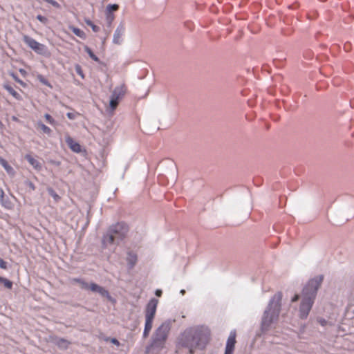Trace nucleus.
Returning <instances> with one entry per match:
<instances>
[{
    "instance_id": "423d86ee",
    "label": "nucleus",
    "mask_w": 354,
    "mask_h": 354,
    "mask_svg": "<svg viewBox=\"0 0 354 354\" xmlns=\"http://www.w3.org/2000/svg\"><path fill=\"white\" fill-rule=\"evenodd\" d=\"M158 299L152 298L149 300L145 308V324L143 331V337L146 338L149 336V334L152 328L153 319L156 313Z\"/></svg>"
},
{
    "instance_id": "4be33fe9",
    "label": "nucleus",
    "mask_w": 354,
    "mask_h": 354,
    "mask_svg": "<svg viewBox=\"0 0 354 354\" xmlns=\"http://www.w3.org/2000/svg\"><path fill=\"white\" fill-rule=\"evenodd\" d=\"M37 79L44 85L48 86L49 88H52L51 84L48 82V80L42 75L38 74L37 75Z\"/></svg>"
},
{
    "instance_id": "37998d69",
    "label": "nucleus",
    "mask_w": 354,
    "mask_h": 354,
    "mask_svg": "<svg viewBox=\"0 0 354 354\" xmlns=\"http://www.w3.org/2000/svg\"><path fill=\"white\" fill-rule=\"evenodd\" d=\"M0 125H2V123H1V121H0Z\"/></svg>"
},
{
    "instance_id": "f704fd0d",
    "label": "nucleus",
    "mask_w": 354,
    "mask_h": 354,
    "mask_svg": "<svg viewBox=\"0 0 354 354\" xmlns=\"http://www.w3.org/2000/svg\"><path fill=\"white\" fill-rule=\"evenodd\" d=\"M37 19L43 24H46V22L48 21V19L46 17H44L40 15L37 16Z\"/></svg>"
},
{
    "instance_id": "a19ab883",
    "label": "nucleus",
    "mask_w": 354,
    "mask_h": 354,
    "mask_svg": "<svg viewBox=\"0 0 354 354\" xmlns=\"http://www.w3.org/2000/svg\"><path fill=\"white\" fill-rule=\"evenodd\" d=\"M4 203H6L7 205H9V208L10 207L11 204H10V203L8 200H6V199L4 198Z\"/></svg>"
},
{
    "instance_id": "72a5a7b5",
    "label": "nucleus",
    "mask_w": 354,
    "mask_h": 354,
    "mask_svg": "<svg viewBox=\"0 0 354 354\" xmlns=\"http://www.w3.org/2000/svg\"><path fill=\"white\" fill-rule=\"evenodd\" d=\"M25 184L32 190V191H34L35 190L36 187H35V185H34L33 183H32L31 181L30 180H26L25 182Z\"/></svg>"
},
{
    "instance_id": "473e14b6",
    "label": "nucleus",
    "mask_w": 354,
    "mask_h": 354,
    "mask_svg": "<svg viewBox=\"0 0 354 354\" xmlns=\"http://www.w3.org/2000/svg\"><path fill=\"white\" fill-rule=\"evenodd\" d=\"M0 268L4 270L8 269V263L1 258H0Z\"/></svg>"
},
{
    "instance_id": "2eb2a0df",
    "label": "nucleus",
    "mask_w": 354,
    "mask_h": 354,
    "mask_svg": "<svg viewBox=\"0 0 354 354\" xmlns=\"http://www.w3.org/2000/svg\"><path fill=\"white\" fill-rule=\"evenodd\" d=\"M3 88L16 100H21L22 97L20 94H19L13 88L12 86H10L8 84H5L3 85Z\"/></svg>"
},
{
    "instance_id": "bb28decb",
    "label": "nucleus",
    "mask_w": 354,
    "mask_h": 354,
    "mask_svg": "<svg viewBox=\"0 0 354 354\" xmlns=\"http://www.w3.org/2000/svg\"><path fill=\"white\" fill-rule=\"evenodd\" d=\"M5 194L3 190L0 187V203L5 207L9 208V205L4 203Z\"/></svg>"
},
{
    "instance_id": "f257e3e1",
    "label": "nucleus",
    "mask_w": 354,
    "mask_h": 354,
    "mask_svg": "<svg viewBox=\"0 0 354 354\" xmlns=\"http://www.w3.org/2000/svg\"><path fill=\"white\" fill-rule=\"evenodd\" d=\"M210 330L205 326L187 328L177 339V346L188 349L194 354L196 349L203 350L210 340Z\"/></svg>"
},
{
    "instance_id": "2f4dec72",
    "label": "nucleus",
    "mask_w": 354,
    "mask_h": 354,
    "mask_svg": "<svg viewBox=\"0 0 354 354\" xmlns=\"http://www.w3.org/2000/svg\"><path fill=\"white\" fill-rule=\"evenodd\" d=\"M75 71L82 78L84 77V74H83V71H82V68H81V66L80 65H76L75 66Z\"/></svg>"
},
{
    "instance_id": "4c0bfd02",
    "label": "nucleus",
    "mask_w": 354,
    "mask_h": 354,
    "mask_svg": "<svg viewBox=\"0 0 354 354\" xmlns=\"http://www.w3.org/2000/svg\"><path fill=\"white\" fill-rule=\"evenodd\" d=\"M319 322L322 326H325L327 323V322L325 319H320Z\"/></svg>"
},
{
    "instance_id": "f3484780",
    "label": "nucleus",
    "mask_w": 354,
    "mask_h": 354,
    "mask_svg": "<svg viewBox=\"0 0 354 354\" xmlns=\"http://www.w3.org/2000/svg\"><path fill=\"white\" fill-rule=\"evenodd\" d=\"M33 50L36 53L42 55H46L48 53L47 47L44 44H40L39 42L37 43Z\"/></svg>"
},
{
    "instance_id": "58836bf2",
    "label": "nucleus",
    "mask_w": 354,
    "mask_h": 354,
    "mask_svg": "<svg viewBox=\"0 0 354 354\" xmlns=\"http://www.w3.org/2000/svg\"><path fill=\"white\" fill-rule=\"evenodd\" d=\"M162 295V290H157L156 291V295L158 296V297H160Z\"/></svg>"
},
{
    "instance_id": "79ce46f5",
    "label": "nucleus",
    "mask_w": 354,
    "mask_h": 354,
    "mask_svg": "<svg viewBox=\"0 0 354 354\" xmlns=\"http://www.w3.org/2000/svg\"><path fill=\"white\" fill-rule=\"evenodd\" d=\"M180 293H181L182 295H184V294L185 293V290H180Z\"/></svg>"
},
{
    "instance_id": "0eeeda50",
    "label": "nucleus",
    "mask_w": 354,
    "mask_h": 354,
    "mask_svg": "<svg viewBox=\"0 0 354 354\" xmlns=\"http://www.w3.org/2000/svg\"><path fill=\"white\" fill-rule=\"evenodd\" d=\"M73 281L81 284L82 288L86 290H90L93 292H97L103 297H106L108 300L111 301L112 297L107 290L95 283L88 284L82 279H73Z\"/></svg>"
},
{
    "instance_id": "4468645a",
    "label": "nucleus",
    "mask_w": 354,
    "mask_h": 354,
    "mask_svg": "<svg viewBox=\"0 0 354 354\" xmlns=\"http://www.w3.org/2000/svg\"><path fill=\"white\" fill-rule=\"evenodd\" d=\"M0 165L4 168V169L9 175L14 176L15 174V171L12 167H11L8 164V161L2 157H0Z\"/></svg>"
},
{
    "instance_id": "b1692460",
    "label": "nucleus",
    "mask_w": 354,
    "mask_h": 354,
    "mask_svg": "<svg viewBox=\"0 0 354 354\" xmlns=\"http://www.w3.org/2000/svg\"><path fill=\"white\" fill-rule=\"evenodd\" d=\"M47 192L49 194V195L54 198L55 201L57 202L59 201V196L55 192V191L53 188L48 187L47 189Z\"/></svg>"
},
{
    "instance_id": "6ab92c4d",
    "label": "nucleus",
    "mask_w": 354,
    "mask_h": 354,
    "mask_svg": "<svg viewBox=\"0 0 354 354\" xmlns=\"http://www.w3.org/2000/svg\"><path fill=\"white\" fill-rule=\"evenodd\" d=\"M69 29L77 37L84 39L86 38L85 32L80 28L75 26H70Z\"/></svg>"
},
{
    "instance_id": "5701e85b",
    "label": "nucleus",
    "mask_w": 354,
    "mask_h": 354,
    "mask_svg": "<svg viewBox=\"0 0 354 354\" xmlns=\"http://www.w3.org/2000/svg\"><path fill=\"white\" fill-rule=\"evenodd\" d=\"M0 283H3V286L8 289H12V282L6 278L0 277Z\"/></svg>"
},
{
    "instance_id": "393cba45",
    "label": "nucleus",
    "mask_w": 354,
    "mask_h": 354,
    "mask_svg": "<svg viewBox=\"0 0 354 354\" xmlns=\"http://www.w3.org/2000/svg\"><path fill=\"white\" fill-rule=\"evenodd\" d=\"M86 24L89 26L90 27H91L92 30L93 32H97L100 31V28L96 25H95L91 20L89 19H87L85 21Z\"/></svg>"
},
{
    "instance_id": "412c9836",
    "label": "nucleus",
    "mask_w": 354,
    "mask_h": 354,
    "mask_svg": "<svg viewBox=\"0 0 354 354\" xmlns=\"http://www.w3.org/2000/svg\"><path fill=\"white\" fill-rule=\"evenodd\" d=\"M84 50L86 53H88V56L94 61L95 62H100L99 58L93 53L92 50L87 46H84Z\"/></svg>"
},
{
    "instance_id": "f8f14e48",
    "label": "nucleus",
    "mask_w": 354,
    "mask_h": 354,
    "mask_svg": "<svg viewBox=\"0 0 354 354\" xmlns=\"http://www.w3.org/2000/svg\"><path fill=\"white\" fill-rule=\"evenodd\" d=\"M126 260L127 262L128 268L129 270H131L134 268V266L137 263L138 256L134 252L129 251L127 252V257Z\"/></svg>"
},
{
    "instance_id": "c756f323",
    "label": "nucleus",
    "mask_w": 354,
    "mask_h": 354,
    "mask_svg": "<svg viewBox=\"0 0 354 354\" xmlns=\"http://www.w3.org/2000/svg\"><path fill=\"white\" fill-rule=\"evenodd\" d=\"M118 8L119 6L117 4H109L106 7V12L112 13L113 11H116Z\"/></svg>"
},
{
    "instance_id": "c85d7f7f",
    "label": "nucleus",
    "mask_w": 354,
    "mask_h": 354,
    "mask_svg": "<svg viewBox=\"0 0 354 354\" xmlns=\"http://www.w3.org/2000/svg\"><path fill=\"white\" fill-rule=\"evenodd\" d=\"M10 76L15 80V82L19 83L20 85L23 86L24 87L26 86V84L24 81L20 80L19 77L14 73H10Z\"/></svg>"
},
{
    "instance_id": "cd10ccee",
    "label": "nucleus",
    "mask_w": 354,
    "mask_h": 354,
    "mask_svg": "<svg viewBox=\"0 0 354 354\" xmlns=\"http://www.w3.org/2000/svg\"><path fill=\"white\" fill-rule=\"evenodd\" d=\"M44 118L48 124L51 125H55L56 124L55 120L50 114L46 113L44 115Z\"/></svg>"
},
{
    "instance_id": "9b49d317",
    "label": "nucleus",
    "mask_w": 354,
    "mask_h": 354,
    "mask_svg": "<svg viewBox=\"0 0 354 354\" xmlns=\"http://www.w3.org/2000/svg\"><path fill=\"white\" fill-rule=\"evenodd\" d=\"M65 140L68 147L75 153H80L82 151L81 145L75 142L71 136H67L65 138Z\"/></svg>"
},
{
    "instance_id": "20e7f679",
    "label": "nucleus",
    "mask_w": 354,
    "mask_h": 354,
    "mask_svg": "<svg viewBox=\"0 0 354 354\" xmlns=\"http://www.w3.org/2000/svg\"><path fill=\"white\" fill-rule=\"evenodd\" d=\"M171 328L170 322H163L155 330L151 343L146 347V354H159L165 347Z\"/></svg>"
},
{
    "instance_id": "dca6fc26",
    "label": "nucleus",
    "mask_w": 354,
    "mask_h": 354,
    "mask_svg": "<svg viewBox=\"0 0 354 354\" xmlns=\"http://www.w3.org/2000/svg\"><path fill=\"white\" fill-rule=\"evenodd\" d=\"M54 343L59 348H62V349H67L68 347V345L70 344V342L68 340H66L64 338H61V337H56L55 339Z\"/></svg>"
},
{
    "instance_id": "ddd939ff",
    "label": "nucleus",
    "mask_w": 354,
    "mask_h": 354,
    "mask_svg": "<svg viewBox=\"0 0 354 354\" xmlns=\"http://www.w3.org/2000/svg\"><path fill=\"white\" fill-rule=\"evenodd\" d=\"M25 159L37 171H40L41 169L42 166H41V162L39 160H37L35 158H34L30 154H26L25 156Z\"/></svg>"
},
{
    "instance_id": "7ed1b4c3",
    "label": "nucleus",
    "mask_w": 354,
    "mask_h": 354,
    "mask_svg": "<svg viewBox=\"0 0 354 354\" xmlns=\"http://www.w3.org/2000/svg\"><path fill=\"white\" fill-rule=\"evenodd\" d=\"M282 297V293L278 292L270 299L261 319V329L263 332L268 331L272 324L277 320L281 311Z\"/></svg>"
},
{
    "instance_id": "9d476101",
    "label": "nucleus",
    "mask_w": 354,
    "mask_h": 354,
    "mask_svg": "<svg viewBox=\"0 0 354 354\" xmlns=\"http://www.w3.org/2000/svg\"><path fill=\"white\" fill-rule=\"evenodd\" d=\"M125 32V26L121 23L116 28L113 38V42L115 44H120L122 41V36Z\"/></svg>"
},
{
    "instance_id": "7c9ffc66",
    "label": "nucleus",
    "mask_w": 354,
    "mask_h": 354,
    "mask_svg": "<svg viewBox=\"0 0 354 354\" xmlns=\"http://www.w3.org/2000/svg\"><path fill=\"white\" fill-rule=\"evenodd\" d=\"M78 115L79 113L77 112H68L66 113V116L70 120H75Z\"/></svg>"
},
{
    "instance_id": "39448f33",
    "label": "nucleus",
    "mask_w": 354,
    "mask_h": 354,
    "mask_svg": "<svg viewBox=\"0 0 354 354\" xmlns=\"http://www.w3.org/2000/svg\"><path fill=\"white\" fill-rule=\"evenodd\" d=\"M129 230L128 225L124 222H118L111 225L102 237L103 248H108L111 245H118L126 237Z\"/></svg>"
},
{
    "instance_id": "c03bdc74",
    "label": "nucleus",
    "mask_w": 354,
    "mask_h": 354,
    "mask_svg": "<svg viewBox=\"0 0 354 354\" xmlns=\"http://www.w3.org/2000/svg\"><path fill=\"white\" fill-rule=\"evenodd\" d=\"M353 313H354V309H353Z\"/></svg>"
},
{
    "instance_id": "f03ea898",
    "label": "nucleus",
    "mask_w": 354,
    "mask_h": 354,
    "mask_svg": "<svg viewBox=\"0 0 354 354\" xmlns=\"http://www.w3.org/2000/svg\"><path fill=\"white\" fill-rule=\"evenodd\" d=\"M322 275L308 281L302 292V300L299 306V317L306 319L314 304L317 290L323 281Z\"/></svg>"
},
{
    "instance_id": "c9c22d12",
    "label": "nucleus",
    "mask_w": 354,
    "mask_h": 354,
    "mask_svg": "<svg viewBox=\"0 0 354 354\" xmlns=\"http://www.w3.org/2000/svg\"><path fill=\"white\" fill-rule=\"evenodd\" d=\"M111 343H113L115 345H117V346L120 345L119 341L117 339H115V338L111 339Z\"/></svg>"
},
{
    "instance_id": "aec40b11",
    "label": "nucleus",
    "mask_w": 354,
    "mask_h": 354,
    "mask_svg": "<svg viewBox=\"0 0 354 354\" xmlns=\"http://www.w3.org/2000/svg\"><path fill=\"white\" fill-rule=\"evenodd\" d=\"M37 125L44 133L48 136L51 134L52 130L41 122H38Z\"/></svg>"
},
{
    "instance_id": "ea45409f",
    "label": "nucleus",
    "mask_w": 354,
    "mask_h": 354,
    "mask_svg": "<svg viewBox=\"0 0 354 354\" xmlns=\"http://www.w3.org/2000/svg\"><path fill=\"white\" fill-rule=\"evenodd\" d=\"M19 73L22 75H25L26 74V71L23 69V68H20L19 69Z\"/></svg>"
},
{
    "instance_id": "6e6552de",
    "label": "nucleus",
    "mask_w": 354,
    "mask_h": 354,
    "mask_svg": "<svg viewBox=\"0 0 354 354\" xmlns=\"http://www.w3.org/2000/svg\"><path fill=\"white\" fill-rule=\"evenodd\" d=\"M126 86L124 84L116 86L112 92L110 99V108L115 110L118 106L120 100L124 97L126 93Z\"/></svg>"
},
{
    "instance_id": "a211bd4d",
    "label": "nucleus",
    "mask_w": 354,
    "mask_h": 354,
    "mask_svg": "<svg viewBox=\"0 0 354 354\" xmlns=\"http://www.w3.org/2000/svg\"><path fill=\"white\" fill-rule=\"evenodd\" d=\"M23 41L32 50L34 49L35 45L38 42L35 39L32 38L31 37H30L28 35H24L23 36Z\"/></svg>"
},
{
    "instance_id": "a878e982",
    "label": "nucleus",
    "mask_w": 354,
    "mask_h": 354,
    "mask_svg": "<svg viewBox=\"0 0 354 354\" xmlns=\"http://www.w3.org/2000/svg\"><path fill=\"white\" fill-rule=\"evenodd\" d=\"M106 23L109 26H111L113 21L114 20V15L111 12H106Z\"/></svg>"
},
{
    "instance_id": "e433bc0d",
    "label": "nucleus",
    "mask_w": 354,
    "mask_h": 354,
    "mask_svg": "<svg viewBox=\"0 0 354 354\" xmlns=\"http://www.w3.org/2000/svg\"><path fill=\"white\" fill-rule=\"evenodd\" d=\"M299 298V295H295L292 298V302H295L297 301Z\"/></svg>"
},
{
    "instance_id": "1a4fd4ad",
    "label": "nucleus",
    "mask_w": 354,
    "mask_h": 354,
    "mask_svg": "<svg viewBox=\"0 0 354 354\" xmlns=\"http://www.w3.org/2000/svg\"><path fill=\"white\" fill-rule=\"evenodd\" d=\"M236 344V331L232 330L227 338L224 354H233Z\"/></svg>"
}]
</instances>
